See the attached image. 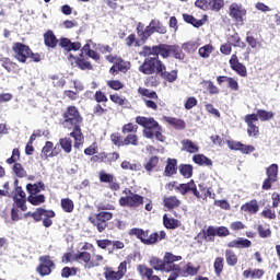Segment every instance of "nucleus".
Instances as JSON below:
<instances>
[{
    "mask_svg": "<svg viewBox=\"0 0 280 280\" xmlns=\"http://www.w3.org/2000/svg\"><path fill=\"white\" fill-rule=\"evenodd\" d=\"M60 124L63 128L72 130L70 137L74 139V148H80L84 144V133H82V124H84V117L80 113V109L74 105H69L61 114Z\"/></svg>",
    "mask_w": 280,
    "mask_h": 280,
    "instance_id": "nucleus-1",
    "label": "nucleus"
},
{
    "mask_svg": "<svg viewBox=\"0 0 280 280\" xmlns=\"http://www.w3.org/2000/svg\"><path fill=\"white\" fill-rule=\"evenodd\" d=\"M144 54L147 56H153L154 58H161L167 59V58H175V60H185V52H183V48L180 46L174 44H159L155 46H144L143 47Z\"/></svg>",
    "mask_w": 280,
    "mask_h": 280,
    "instance_id": "nucleus-2",
    "label": "nucleus"
},
{
    "mask_svg": "<svg viewBox=\"0 0 280 280\" xmlns=\"http://www.w3.org/2000/svg\"><path fill=\"white\" fill-rule=\"evenodd\" d=\"M136 124L141 126L143 129V137L145 139H156L163 143L165 141V136H163V127L159 125V121L152 117L137 116Z\"/></svg>",
    "mask_w": 280,
    "mask_h": 280,
    "instance_id": "nucleus-3",
    "label": "nucleus"
},
{
    "mask_svg": "<svg viewBox=\"0 0 280 280\" xmlns=\"http://www.w3.org/2000/svg\"><path fill=\"white\" fill-rule=\"evenodd\" d=\"M129 235L131 237H137L142 244L145 246H154V244H159L162 240L167 237V233L165 231L153 232L150 234V230H143L141 228H133L129 230Z\"/></svg>",
    "mask_w": 280,
    "mask_h": 280,
    "instance_id": "nucleus-4",
    "label": "nucleus"
},
{
    "mask_svg": "<svg viewBox=\"0 0 280 280\" xmlns=\"http://www.w3.org/2000/svg\"><path fill=\"white\" fill-rule=\"evenodd\" d=\"M136 32L138 34V38H141L142 43H147L148 38H150L154 33L162 35L167 34V27L163 25L162 21L153 19L145 28L143 24L139 22Z\"/></svg>",
    "mask_w": 280,
    "mask_h": 280,
    "instance_id": "nucleus-5",
    "label": "nucleus"
},
{
    "mask_svg": "<svg viewBox=\"0 0 280 280\" xmlns=\"http://www.w3.org/2000/svg\"><path fill=\"white\" fill-rule=\"evenodd\" d=\"M165 63L159 57H145L142 65L139 67L140 73L143 75H159L163 71Z\"/></svg>",
    "mask_w": 280,
    "mask_h": 280,
    "instance_id": "nucleus-6",
    "label": "nucleus"
},
{
    "mask_svg": "<svg viewBox=\"0 0 280 280\" xmlns=\"http://www.w3.org/2000/svg\"><path fill=\"white\" fill-rule=\"evenodd\" d=\"M105 60H107V62H110V65H113L109 68L110 75H118L119 73H128V71H130V67H132L130 61H126L124 60V58L117 55H107L105 56Z\"/></svg>",
    "mask_w": 280,
    "mask_h": 280,
    "instance_id": "nucleus-7",
    "label": "nucleus"
},
{
    "mask_svg": "<svg viewBox=\"0 0 280 280\" xmlns=\"http://www.w3.org/2000/svg\"><path fill=\"white\" fill-rule=\"evenodd\" d=\"M113 218V212L108 211H100L98 213H94L89 217V222H91L92 226L98 231V233H104L106 229H108V222Z\"/></svg>",
    "mask_w": 280,
    "mask_h": 280,
    "instance_id": "nucleus-8",
    "label": "nucleus"
},
{
    "mask_svg": "<svg viewBox=\"0 0 280 280\" xmlns=\"http://www.w3.org/2000/svg\"><path fill=\"white\" fill-rule=\"evenodd\" d=\"M109 139L116 148H125L128 145L137 147L139 145V136L137 133H127V136L121 140V133L114 132L109 136Z\"/></svg>",
    "mask_w": 280,
    "mask_h": 280,
    "instance_id": "nucleus-9",
    "label": "nucleus"
},
{
    "mask_svg": "<svg viewBox=\"0 0 280 280\" xmlns=\"http://www.w3.org/2000/svg\"><path fill=\"white\" fill-rule=\"evenodd\" d=\"M138 93L141 95L144 106H147L150 110H159V94H156L154 90L139 88Z\"/></svg>",
    "mask_w": 280,
    "mask_h": 280,
    "instance_id": "nucleus-10",
    "label": "nucleus"
},
{
    "mask_svg": "<svg viewBox=\"0 0 280 280\" xmlns=\"http://www.w3.org/2000/svg\"><path fill=\"white\" fill-rule=\"evenodd\" d=\"M129 194V196L120 197L118 205L121 207H128L129 209H139L143 205V196L132 192V190H124L122 194Z\"/></svg>",
    "mask_w": 280,
    "mask_h": 280,
    "instance_id": "nucleus-11",
    "label": "nucleus"
},
{
    "mask_svg": "<svg viewBox=\"0 0 280 280\" xmlns=\"http://www.w3.org/2000/svg\"><path fill=\"white\" fill-rule=\"evenodd\" d=\"M75 261H84L85 268H100L102 261H104V256L97 254L93 257L89 252H81L74 255Z\"/></svg>",
    "mask_w": 280,
    "mask_h": 280,
    "instance_id": "nucleus-12",
    "label": "nucleus"
},
{
    "mask_svg": "<svg viewBox=\"0 0 280 280\" xmlns=\"http://www.w3.org/2000/svg\"><path fill=\"white\" fill-rule=\"evenodd\" d=\"M38 266L36 267V272L39 277H49L56 270V262L51 259L49 255H43L38 258Z\"/></svg>",
    "mask_w": 280,
    "mask_h": 280,
    "instance_id": "nucleus-13",
    "label": "nucleus"
},
{
    "mask_svg": "<svg viewBox=\"0 0 280 280\" xmlns=\"http://www.w3.org/2000/svg\"><path fill=\"white\" fill-rule=\"evenodd\" d=\"M128 272V261L124 260L118 265L117 271L113 267H105L104 268V278L105 280H121L126 277Z\"/></svg>",
    "mask_w": 280,
    "mask_h": 280,
    "instance_id": "nucleus-14",
    "label": "nucleus"
},
{
    "mask_svg": "<svg viewBox=\"0 0 280 280\" xmlns=\"http://www.w3.org/2000/svg\"><path fill=\"white\" fill-rule=\"evenodd\" d=\"M267 178L264 179L261 189L264 191H270L272 185L279 182V164H270L266 168Z\"/></svg>",
    "mask_w": 280,
    "mask_h": 280,
    "instance_id": "nucleus-15",
    "label": "nucleus"
},
{
    "mask_svg": "<svg viewBox=\"0 0 280 280\" xmlns=\"http://www.w3.org/2000/svg\"><path fill=\"white\" fill-rule=\"evenodd\" d=\"M246 14H248V11L242 4L237 2L230 4L229 16H231L232 21H234L236 25H244V19H246Z\"/></svg>",
    "mask_w": 280,
    "mask_h": 280,
    "instance_id": "nucleus-16",
    "label": "nucleus"
},
{
    "mask_svg": "<svg viewBox=\"0 0 280 280\" xmlns=\"http://www.w3.org/2000/svg\"><path fill=\"white\" fill-rule=\"evenodd\" d=\"M12 51L15 60L25 65V62H27V58H30V54H32V48L23 43L16 42L12 46Z\"/></svg>",
    "mask_w": 280,
    "mask_h": 280,
    "instance_id": "nucleus-17",
    "label": "nucleus"
},
{
    "mask_svg": "<svg viewBox=\"0 0 280 280\" xmlns=\"http://www.w3.org/2000/svg\"><path fill=\"white\" fill-rule=\"evenodd\" d=\"M244 121L247 125L248 137L257 139L261 135L259 126L257 125V116H255V114H247L244 117Z\"/></svg>",
    "mask_w": 280,
    "mask_h": 280,
    "instance_id": "nucleus-18",
    "label": "nucleus"
},
{
    "mask_svg": "<svg viewBox=\"0 0 280 280\" xmlns=\"http://www.w3.org/2000/svg\"><path fill=\"white\" fill-rule=\"evenodd\" d=\"M98 180L100 183H106L107 185H109V189L112 191H119V189H121V185L117 183L115 175L106 173V171L104 170L98 172Z\"/></svg>",
    "mask_w": 280,
    "mask_h": 280,
    "instance_id": "nucleus-19",
    "label": "nucleus"
},
{
    "mask_svg": "<svg viewBox=\"0 0 280 280\" xmlns=\"http://www.w3.org/2000/svg\"><path fill=\"white\" fill-rule=\"evenodd\" d=\"M230 68L232 71H235L237 75L241 78H247L248 70L244 66V63L240 62V58L237 57V54H233L229 60Z\"/></svg>",
    "mask_w": 280,
    "mask_h": 280,
    "instance_id": "nucleus-20",
    "label": "nucleus"
},
{
    "mask_svg": "<svg viewBox=\"0 0 280 280\" xmlns=\"http://www.w3.org/2000/svg\"><path fill=\"white\" fill-rule=\"evenodd\" d=\"M58 154H60V147H58V144L54 147V142L46 141L42 149V159L47 161V159H54V156H58Z\"/></svg>",
    "mask_w": 280,
    "mask_h": 280,
    "instance_id": "nucleus-21",
    "label": "nucleus"
},
{
    "mask_svg": "<svg viewBox=\"0 0 280 280\" xmlns=\"http://www.w3.org/2000/svg\"><path fill=\"white\" fill-rule=\"evenodd\" d=\"M242 213L246 215H257L259 213V201L257 199H252L241 206Z\"/></svg>",
    "mask_w": 280,
    "mask_h": 280,
    "instance_id": "nucleus-22",
    "label": "nucleus"
},
{
    "mask_svg": "<svg viewBox=\"0 0 280 280\" xmlns=\"http://www.w3.org/2000/svg\"><path fill=\"white\" fill-rule=\"evenodd\" d=\"M137 272L141 277V279L161 280V277L154 275V269L148 267V265H138Z\"/></svg>",
    "mask_w": 280,
    "mask_h": 280,
    "instance_id": "nucleus-23",
    "label": "nucleus"
},
{
    "mask_svg": "<svg viewBox=\"0 0 280 280\" xmlns=\"http://www.w3.org/2000/svg\"><path fill=\"white\" fill-rule=\"evenodd\" d=\"M119 153L118 152H101L98 155H95L93 159L95 161H100V163H106L107 165H110L112 163H115L116 161H119Z\"/></svg>",
    "mask_w": 280,
    "mask_h": 280,
    "instance_id": "nucleus-24",
    "label": "nucleus"
},
{
    "mask_svg": "<svg viewBox=\"0 0 280 280\" xmlns=\"http://www.w3.org/2000/svg\"><path fill=\"white\" fill-rule=\"evenodd\" d=\"M59 47L65 49V51H80L82 48V44L80 42H71V39L67 37H61L59 40Z\"/></svg>",
    "mask_w": 280,
    "mask_h": 280,
    "instance_id": "nucleus-25",
    "label": "nucleus"
},
{
    "mask_svg": "<svg viewBox=\"0 0 280 280\" xmlns=\"http://www.w3.org/2000/svg\"><path fill=\"white\" fill-rule=\"evenodd\" d=\"M149 264L152 270H158L160 272H170L171 270L170 267L167 268L165 259H161L159 257L152 256L149 260Z\"/></svg>",
    "mask_w": 280,
    "mask_h": 280,
    "instance_id": "nucleus-26",
    "label": "nucleus"
},
{
    "mask_svg": "<svg viewBox=\"0 0 280 280\" xmlns=\"http://www.w3.org/2000/svg\"><path fill=\"white\" fill-rule=\"evenodd\" d=\"M44 218H56V212L54 210H47L44 208H37L33 213L32 218L34 222H40Z\"/></svg>",
    "mask_w": 280,
    "mask_h": 280,
    "instance_id": "nucleus-27",
    "label": "nucleus"
},
{
    "mask_svg": "<svg viewBox=\"0 0 280 280\" xmlns=\"http://www.w3.org/2000/svg\"><path fill=\"white\" fill-rule=\"evenodd\" d=\"M226 246L228 248H250L253 246V242L248 238L238 237L237 240L230 241Z\"/></svg>",
    "mask_w": 280,
    "mask_h": 280,
    "instance_id": "nucleus-28",
    "label": "nucleus"
},
{
    "mask_svg": "<svg viewBox=\"0 0 280 280\" xmlns=\"http://www.w3.org/2000/svg\"><path fill=\"white\" fill-rule=\"evenodd\" d=\"M183 202L178 197L176 196H168V197H163V207L167 209V211H172L174 209H178Z\"/></svg>",
    "mask_w": 280,
    "mask_h": 280,
    "instance_id": "nucleus-29",
    "label": "nucleus"
},
{
    "mask_svg": "<svg viewBox=\"0 0 280 280\" xmlns=\"http://www.w3.org/2000/svg\"><path fill=\"white\" fill-rule=\"evenodd\" d=\"M58 37L54 34V31L48 30L44 33V45H46L50 49H56L58 47Z\"/></svg>",
    "mask_w": 280,
    "mask_h": 280,
    "instance_id": "nucleus-30",
    "label": "nucleus"
},
{
    "mask_svg": "<svg viewBox=\"0 0 280 280\" xmlns=\"http://www.w3.org/2000/svg\"><path fill=\"white\" fill-rule=\"evenodd\" d=\"M163 119L168 126H172V128H174L175 130H185V128H187V124L183 119L170 116H164Z\"/></svg>",
    "mask_w": 280,
    "mask_h": 280,
    "instance_id": "nucleus-31",
    "label": "nucleus"
},
{
    "mask_svg": "<svg viewBox=\"0 0 280 280\" xmlns=\"http://www.w3.org/2000/svg\"><path fill=\"white\" fill-rule=\"evenodd\" d=\"M178 172V160L168 158L166 160V166L164 168V176H174Z\"/></svg>",
    "mask_w": 280,
    "mask_h": 280,
    "instance_id": "nucleus-32",
    "label": "nucleus"
},
{
    "mask_svg": "<svg viewBox=\"0 0 280 280\" xmlns=\"http://www.w3.org/2000/svg\"><path fill=\"white\" fill-rule=\"evenodd\" d=\"M74 65L78 67V69H81V71H93V65H91V61H86L84 59V54H80L77 57H73Z\"/></svg>",
    "mask_w": 280,
    "mask_h": 280,
    "instance_id": "nucleus-33",
    "label": "nucleus"
},
{
    "mask_svg": "<svg viewBox=\"0 0 280 280\" xmlns=\"http://www.w3.org/2000/svg\"><path fill=\"white\" fill-rule=\"evenodd\" d=\"M183 152H188V154H196L200 152V147L189 139L182 140Z\"/></svg>",
    "mask_w": 280,
    "mask_h": 280,
    "instance_id": "nucleus-34",
    "label": "nucleus"
},
{
    "mask_svg": "<svg viewBox=\"0 0 280 280\" xmlns=\"http://www.w3.org/2000/svg\"><path fill=\"white\" fill-rule=\"evenodd\" d=\"M159 75L162 80H166V82H176L178 79V71L172 70L171 72H167V66L164 65Z\"/></svg>",
    "mask_w": 280,
    "mask_h": 280,
    "instance_id": "nucleus-35",
    "label": "nucleus"
},
{
    "mask_svg": "<svg viewBox=\"0 0 280 280\" xmlns=\"http://www.w3.org/2000/svg\"><path fill=\"white\" fill-rule=\"evenodd\" d=\"M192 161L194 163H196V165L206 166V167L213 166V161H211V159H209L207 155L201 153L195 154L192 156Z\"/></svg>",
    "mask_w": 280,
    "mask_h": 280,
    "instance_id": "nucleus-36",
    "label": "nucleus"
},
{
    "mask_svg": "<svg viewBox=\"0 0 280 280\" xmlns=\"http://www.w3.org/2000/svg\"><path fill=\"white\" fill-rule=\"evenodd\" d=\"M26 191L30 194V196H37L40 194V191H45V183L37 182L35 184H27Z\"/></svg>",
    "mask_w": 280,
    "mask_h": 280,
    "instance_id": "nucleus-37",
    "label": "nucleus"
},
{
    "mask_svg": "<svg viewBox=\"0 0 280 280\" xmlns=\"http://www.w3.org/2000/svg\"><path fill=\"white\" fill-rule=\"evenodd\" d=\"M264 275H266L264 269H246L243 271L245 279H264Z\"/></svg>",
    "mask_w": 280,
    "mask_h": 280,
    "instance_id": "nucleus-38",
    "label": "nucleus"
},
{
    "mask_svg": "<svg viewBox=\"0 0 280 280\" xmlns=\"http://www.w3.org/2000/svg\"><path fill=\"white\" fill-rule=\"evenodd\" d=\"M110 102L116 104V106H121L122 108H130V101L126 98V96H120L119 94H110L109 95Z\"/></svg>",
    "mask_w": 280,
    "mask_h": 280,
    "instance_id": "nucleus-39",
    "label": "nucleus"
},
{
    "mask_svg": "<svg viewBox=\"0 0 280 280\" xmlns=\"http://www.w3.org/2000/svg\"><path fill=\"white\" fill-rule=\"evenodd\" d=\"M125 45L127 47H141V45H145V43H143V39H141V37H139L138 39L137 35L132 33L126 37Z\"/></svg>",
    "mask_w": 280,
    "mask_h": 280,
    "instance_id": "nucleus-40",
    "label": "nucleus"
},
{
    "mask_svg": "<svg viewBox=\"0 0 280 280\" xmlns=\"http://www.w3.org/2000/svg\"><path fill=\"white\" fill-rule=\"evenodd\" d=\"M163 224L165 229L174 231L180 226V221L178 219L170 218L167 214L163 215Z\"/></svg>",
    "mask_w": 280,
    "mask_h": 280,
    "instance_id": "nucleus-41",
    "label": "nucleus"
},
{
    "mask_svg": "<svg viewBox=\"0 0 280 280\" xmlns=\"http://www.w3.org/2000/svg\"><path fill=\"white\" fill-rule=\"evenodd\" d=\"M120 167L121 170H129V172H141L142 166L139 162L131 163L130 161L125 160L121 162Z\"/></svg>",
    "mask_w": 280,
    "mask_h": 280,
    "instance_id": "nucleus-42",
    "label": "nucleus"
},
{
    "mask_svg": "<svg viewBox=\"0 0 280 280\" xmlns=\"http://www.w3.org/2000/svg\"><path fill=\"white\" fill-rule=\"evenodd\" d=\"M255 117H257V121H270V119L275 118L273 112H268L266 109H257Z\"/></svg>",
    "mask_w": 280,
    "mask_h": 280,
    "instance_id": "nucleus-43",
    "label": "nucleus"
},
{
    "mask_svg": "<svg viewBox=\"0 0 280 280\" xmlns=\"http://www.w3.org/2000/svg\"><path fill=\"white\" fill-rule=\"evenodd\" d=\"M183 19L185 23H188L189 25H192V27H202L205 25V21L197 20L191 14L183 13Z\"/></svg>",
    "mask_w": 280,
    "mask_h": 280,
    "instance_id": "nucleus-44",
    "label": "nucleus"
},
{
    "mask_svg": "<svg viewBox=\"0 0 280 280\" xmlns=\"http://www.w3.org/2000/svg\"><path fill=\"white\" fill-rule=\"evenodd\" d=\"M225 261L228 266L233 267L237 266L240 258L237 257V254L233 252V249H225Z\"/></svg>",
    "mask_w": 280,
    "mask_h": 280,
    "instance_id": "nucleus-45",
    "label": "nucleus"
},
{
    "mask_svg": "<svg viewBox=\"0 0 280 280\" xmlns=\"http://www.w3.org/2000/svg\"><path fill=\"white\" fill-rule=\"evenodd\" d=\"M230 45L232 47H240L241 49H246V43L242 40V37H240L238 33H234L229 38Z\"/></svg>",
    "mask_w": 280,
    "mask_h": 280,
    "instance_id": "nucleus-46",
    "label": "nucleus"
},
{
    "mask_svg": "<svg viewBox=\"0 0 280 280\" xmlns=\"http://www.w3.org/2000/svg\"><path fill=\"white\" fill-rule=\"evenodd\" d=\"M179 174L184 178H191L194 176V165L191 164H180Z\"/></svg>",
    "mask_w": 280,
    "mask_h": 280,
    "instance_id": "nucleus-47",
    "label": "nucleus"
},
{
    "mask_svg": "<svg viewBox=\"0 0 280 280\" xmlns=\"http://www.w3.org/2000/svg\"><path fill=\"white\" fill-rule=\"evenodd\" d=\"M60 205L65 213H73V210L75 209V205L73 203V200H71L70 198H62Z\"/></svg>",
    "mask_w": 280,
    "mask_h": 280,
    "instance_id": "nucleus-48",
    "label": "nucleus"
},
{
    "mask_svg": "<svg viewBox=\"0 0 280 280\" xmlns=\"http://www.w3.org/2000/svg\"><path fill=\"white\" fill-rule=\"evenodd\" d=\"M245 40H246L247 45H249V47H252V49H261V47H264L261 42H259L257 38H255L253 35H250V32L246 33Z\"/></svg>",
    "mask_w": 280,
    "mask_h": 280,
    "instance_id": "nucleus-49",
    "label": "nucleus"
},
{
    "mask_svg": "<svg viewBox=\"0 0 280 280\" xmlns=\"http://www.w3.org/2000/svg\"><path fill=\"white\" fill-rule=\"evenodd\" d=\"M45 200H46V197L43 194L28 195V197H27V201L30 202V205H33V207H38L40 205H44Z\"/></svg>",
    "mask_w": 280,
    "mask_h": 280,
    "instance_id": "nucleus-50",
    "label": "nucleus"
},
{
    "mask_svg": "<svg viewBox=\"0 0 280 280\" xmlns=\"http://www.w3.org/2000/svg\"><path fill=\"white\" fill-rule=\"evenodd\" d=\"M215 235H218V232L217 228L213 225H209L207 230H203V240H206V242H214Z\"/></svg>",
    "mask_w": 280,
    "mask_h": 280,
    "instance_id": "nucleus-51",
    "label": "nucleus"
},
{
    "mask_svg": "<svg viewBox=\"0 0 280 280\" xmlns=\"http://www.w3.org/2000/svg\"><path fill=\"white\" fill-rule=\"evenodd\" d=\"M208 12H220L224 8V0H209Z\"/></svg>",
    "mask_w": 280,
    "mask_h": 280,
    "instance_id": "nucleus-52",
    "label": "nucleus"
},
{
    "mask_svg": "<svg viewBox=\"0 0 280 280\" xmlns=\"http://www.w3.org/2000/svg\"><path fill=\"white\" fill-rule=\"evenodd\" d=\"M158 166H159V156L153 155L144 164V170L145 172H148V174H152V171L156 170Z\"/></svg>",
    "mask_w": 280,
    "mask_h": 280,
    "instance_id": "nucleus-53",
    "label": "nucleus"
},
{
    "mask_svg": "<svg viewBox=\"0 0 280 280\" xmlns=\"http://www.w3.org/2000/svg\"><path fill=\"white\" fill-rule=\"evenodd\" d=\"M59 145L66 154H71V150H73V141H71V138L59 139Z\"/></svg>",
    "mask_w": 280,
    "mask_h": 280,
    "instance_id": "nucleus-54",
    "label": "nucleus"
},
{
    "mask_svg": "<svg viewBox=\"0 0 280 280\" xmlns=\"http://www.w3.org/2000/svg\"><path fill=\"white\" fill-rule=\"evenodd\" d=\"M138 130H139V126L132 122L125 124L121 127L122 135H137Z\"/></svg>",
    "mask_w": 280,
    "mask_h": 280,
    "instance_id": "nucleus-55",
    "label": "nucleus"
},
{
    "mask_svg": "<svg viewBox=\"0 0 280 280\" xmlns=\"http://www.w3.org/2000/svg\"><path fill=\"white\" fill-rule=\"evenodd\" d=\"M213 268L217 277H220L224 270V258L217 257L213 262Z\"/></svg>",
    "mask_w": 280,
    "mask_h": 280,
    "instance_id": "nucleus-56",
    "label": "nucleus"
},
{
    "mask_svg": "<svg viewBox=\"0 0 280 280\" xmlns=\"http://www.w3.org/2000/svg\"><path fill=\"white\" fill-rule=\"evenodd\" d=\"M13 172L18 178H25L27 176V171L23 167V164L21 163H14L13 165Z\"/></svg>",
    "mask_w": 280,
    "mask_h": 280,
    "instance_id": "nucleus-57",
    "label": "nucleus"
},
{
    "mask_svg": "<svg viewBox=\"0 0 280 280\" xmlns=\"http://www.w3.org/2000/svg\"><path fill=\"white\" fill-rule=\"evenodd\" d=\"M78 275V268L75 267H63L61 269L62 279H69V277H75Z\"/></svg>",
    "mask_w": 280,
    "mask_h": 280,
    "instance_id": "nucleus-58",
    "label": "nucleus"
},
{
    "mask_svg": "<svg viewBox=\"0 0 280 280\" xmlns=\"http://www.w3.org/2000/svg\"><path fill=\"white\" fill-rule=\"evenodd\" d=\"M94 101L96 104H106L108 102V96L102 90H98L94 93Z\"/></svg>",
    "mask_w": 280,
    "mask_h": 280,
    "instance_id": "nucleus-59",
    "label": "nucleus"
},
{
    "mask_svg": "<svg viewBox=\"0 0 280 280\" xmlns=\"http://www.w3.org/2000/svg\"><path fill=\"white\" fill-rule=\"evenodd\" d=\"M13 198H25V191H23V187L19 186V179H14V190L12 191Z\"/></svg>",
    "mask_w": 280,
    "mask_h": 280,
    "instance_id": "nucleus-60",
    "label": "nucleus"
},
{
    "mask_svg": "<svg viewBox=\"0 0 280 280\" xmlns=\"http://www.w3.org/2000/svg\"><path fill=\"white\" fill-rule=\"evenodd\" d=\"M176 191H178L182 196H187V194L190 191L191 189V179L186 183V184H179L178 186H176Z\"/></svg>",
    "mask_w": 280,
    "mask_h": 280,
    "instance_id": "nucleus-61",
    "label": "nucleus"
},
{
    "mask_svg": "<svg viewBox=\"0 0 280 280\" xmlns=\"http://www.w3.org/2000/svg\"><path fill=\"white\" fill-rule=\"evenodd\" d=\"M108 89H112V91H121L124 89V83L119 80H108L106 82Z\"/></svg>",
    "mask_w": 280,
    "mask_h": 280,
    "instance_id": "nucleus-62",
    "label": "nucleus"
},
{
    "mask_svg": "<svg viewBox=\"0 0 280 280\" xmlns=\"http://www.w3.org/2000/svg\"><path fill=\"white\" fill-rule=\"evenodd\" d=\"M213 54V46L205 45L203 47L199 48V56L201 58H209Z\"/></svg>",
    "mask_w": 280,
    "mask_h": 280,
    "instance_id": "nucleus-63",
    "label": "nucleus"
},
{
    "mask_svg": "<svg viewBox=\"0 0 280 280\" xmlns=\"http://www.w3.org/2000/svg\"><path fill=\"white\" fill-rule=\"evenodd\" d=\"M14 203L13 208L14 209H21V211H27V205H25V198L20 197V198H13Z\"/></svg>",
    "mask_w": 280,
    "mask_h": 280,
    "instance_id": "nucleus-64",
    "label": "nucleus"
}]
</instances>
